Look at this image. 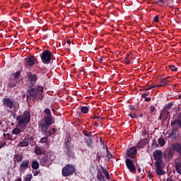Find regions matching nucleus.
<instances>
[{
  "instance_id": "24",
  "label": "nucleus",
  "mask_w": 181,
  "mask_h": 181,
  "mask_svg": "<svg viewBox=\"0 0 181 181\" xmlns=\"http://www.w3.org/2000/svg\"><path fill=\"white\" fill-rule=\"evenodd\" d=\"M97 179L98 181H105V178L100 170H98Z\"/></svg>"
},
{
  "instance_id": "49",
  "label": "nucleus",
  "mask_w": 181,
  "mask_h": 181,
  "mask_svg": "<svg viewBox=\"0 0 181 181\" xmlns=\"http://www.w3.org/2000/svg\"><path fill=\"white\" fill-rule=\"evenodd\" d=\"M161 116H163L164 118H166V111H165L163 109V111L162 112L160 113Z\"/></svg>"
},
{
  "instance_id": "29",
  "label": "nucleus",
  "mask_w": 181,
  "mask_h": 181,
  "mask_svg": "<svg viewBox=\"0 0 181 181\" xmlns=\"http://www.w3.org/2000/svg\"><path fill=\"white\" fill-rule=\"evenodd\" d=\"M167 2L168 0H157L156 4H157V5H159V6H163L164 5H166Z\"/></svg>"
},
{
  "instance_id": "22",
  "label": "nucleus",
  "mask_w": 181,
  "mask_h": 181,
  "mask_svg": "<svg viewBox=\"0 0 181 181\" xmlns=\"http://www.w3.org/2000/svg\"><path fill=\"white\" fill-rule=\"evenodd\" d=\"M23 160V155L22 154H16L14 156V162L16 163V162H22Z\"/></svg>"
},
{
  "instance_id": "18",
  "label": "nucleus",
  "mask_w": 181,
  "mask_h": 181,
  "mask_svg": "<svg viewBox=\"0 0 181 181\" xmlns=\"http://www.w3.org/2000/svg\"><path fill=\"white\" fill-rule=\"evenodd\" d=\"M40 166V163L37 162V160H33L31 164L32 169H33L34 170H37Z\"/></svg>"
},
{
  "instance_id": "63",
  "label": "nucleus",
  "mask_w": 181,
  "mask_h": 181,
  "mask_svg": "<svg viewBox=\"0 0 181 181\" xmlns=\"http://www.w3.org/2000/svg\"><path fill=\"white\" fill-rule=\"evenodd\" d=\"M103 62H104V59L102 57L99 58V62L103 63Z\"/></svg>"
},
{
  "instance_id": "36",
  "label": "nucleus",
  "mask_w": 181,
  "mask_h": 181,
  "mask_svg": "<svg viewBox=\"0 0 181 181\" xmlns=\"http://www.w3.org/2000/svg\"><path fill=\"white\" fill-rule=\"evenodd\" d=\"M172 105H173L171 103H169L168 105H165V106L163 107V110L164 111H169V110H170V108H172Z\"/></svg>"
},
{
  "instance_id": "56",
  "label": "nucleus",
  "mask_w": 181,
  "mask_h": 181,
  "mask_svg": "<svg viewBox=\"0 0 181 181\" xmlns=\"http://www.w3.org/2000/svg\"><path fill=\"white\" fill-rule=\"evenodd\" d=\"M97 119H98V121L101 122L102 120L104 119V117H101V116H98V117H97Z\"/></svg>"
},
{
  "instance_id": "57",
  "label": "nucleus",
  "mask_w": 181,
  "mask_h": 181,
  "mask_svg": "<svg viewBox=\"0 0 181 181\" xmlns=\"http://www.w3.org/2000/svg\"><path fill=\"white\" fill-rule=\"evenodd\" d=\"M105 176L107 180H110V173H107V174H105Z\"/></svg>"
},
{
  "instance_id": "42",
  "label": "nucleus",
  "mask_w": 181,
  "mask_h": 181,
  "mask_svg": "<svg viewBox=\"0 0 181 181\" xmlns=\"http://www.w3.org/2000/svg\"><path fill=\"white\" fill-rule=\"evenodd\" d=\"M171 127H173L171 131H173L175 133H177V131H179V127L178 126H177V127H175V125L171 126Z\"/></svg>"
},
{
  "instance_id": "60",
  "label": "nucleus",
  "mask_w": 181,
  "mask_h": 181,
  "mask_svg": "<svg viewBox=\"0 0 181 181\" xmlns=\"http://www.w3.org/2000/svg\"><path fill=\"white\" fill-rule=\"evenodd\" d=\"M145 101H146V103H149V101H151V98H145Z\"/></svg>"
},
{
  "instance_id": "50",
  "label": "nucleus",
  "mask_w": 181,
  "mask_h": 181,
  "mask_svg": "<svg viewBox=\"0 0 181 181\" xmlns=\"http://www.w3.org/2000/svg\"><path fill=\"white\" fill-rule=\"evenodd\" d=\"M153 21L156 22V23H158L159 22V16H156L153 18Z\"/></svg>"
},
{
  "instance_id": "47",
  "label": "nucleus",
  "mask_w": 181,
  "mask_h": 181,
  "mask_svg": "<svg viewBox=\"0 0 181 181\" xmlns=\"http://www.w3.org/2000/svg\"><path fill=\"white\" fill-rule=\"evenodd\" d=\"M150 109H151V112L152 114V112H153L155 110H156V107H155V105H151L150 106Z\"/></svg>"
},
{
  "instance_id": "4",
  "label": "nucleus",
  "mask_w": 181,
  "mask_h": 181,
  "mask_svg": "<svg viewBox=\"0 0 181 181\" xmlns=\"http://www.w3.org/2000/svg\"><path fill=\"white\" fill-rule=\"evenodd\" d=\"M16 120L19 125L26 127L30 122V112L24 111L23 115L16 117Z\"/></svg>"
},
{
  "instance_id": "12",
  "label": "nucleus",
  "mask_w": 181,
  "mask_h": 181,
  "mask_svg": "<svg viewBox=\"0 0 181 181\" xmlns=\"http://www.w3.org/2000/svg\"><path fill=\"white\" fill-rule=\"evenodd\" d=\"M126 166L132 173H134L135 170H136L134 162L130 158L126 159Z\"/></svg>"
},
{
  "instance_id": "53",
  "label": "nucleus",
  "mask_w": 181,
  "mask_h": 181,
  "mask_svg": "<svg viewBox=\"0 0 181 181\" xmlns=\"http://www.w3.org/2000/svg\"><path fill=\"white\" fill-rule=\"evenodd\" d=\"M10 88H12L13 87H16V83H9L8 85Z\"/></svg>"
},
{
  "instance_id": "43",
  "label": "nucleus",
  "mask_w": 181,
  "mask_h": 181,
  "mask_svg": "<svg viewBox=\"0 0 181 181\" xmlns=\"http://www.w3.org/2000/svg\"><path fill=\"white\" fill-rule=\"evenodd\" d=\"M100 168H101L102 172H103V173H104V175H107V173H109L108 171L107 170V169L104 168V167L100 165Z\"/></svg>"
},
{
  "instance_id": "51",
  "label": "nucleus",
  "mask_w": 181,
  "mask_h": 181,
  "mask_svg": "<svg viewBox=\"0 0 181 181\" xmlns=\"http://www.w3.org/2000/svg\"><path fill=\"white\" fill-rule=\"evenodd\" d=\"M129 109L131 110L132 111V110L135 111V110H136V109L135 108V107H134V105H129Z\"/></svg>"
},
{
  "instance_id": "6",
  "label": "nucleus",
  "mask_w": 181,
  "mask_h": 181,
  "mask_svg": "<svg viewBox=\"0 0 181 181\" xmlns=\"http://www.w3.org/2000/svg\"><path fill=\"white\" fill-rule=\"evenodd\" d=\"M40 57L44 64H50V62H52V52L49 49H46L40 54Z\"/></svg>"
},
{
  "instance_id": "2",
  "label": "nucleus",
  "mask_w": 181,
  "mask_h": 181,
  "mask_svg": "<svg viewBox=\"0 0 181 181\" xmlns=\"http://www.w3.org/2000/svg\"><path fill=\"white\" fill-rule=\"evenodd\" d=\"M54 159V156H52V153H43L38 156L40 166H44L45 168H49L53 163Z\"/></svg>"
},
{
  "instance_id": "45",
  "label": "nucleus",
  "mask_w": 181,
  "mask_h": 181,
  "mask_svg": "<svg viewBox=\"0 0 181 181\" xmlns=\"http://www.w3.org/2000/svg\"><path fill=\"white\" fill-rule=\"evenodd\" d=\"M165 118L164 119L165 120L168 119V117H170V112L169 110H165Z\"/></svg>"
},
{
  "instance_id": "9",
  "label": "nucleus",
  "mask_w": 181,
  "mask_h": 181,
  "mask_svg": "<svg viewBox=\"0 0 181 181\" xmlns=\"http://www.w3.org/2000/svg\"><path fill=\"white\" fill-rule=\"evenodd\" d=\"M70 141H65V149L66 151V153L69 159H74V158H76V156L74 155L73 150H71V147L70 146Z\"/></svg>"
},
{
  "instance_id": "37",
  "label": "nucleus",
  "mask_w": 181,
  "mask_h": 181,
  "mask_svg": "<svg viewBox=\"0 0 181 181\" xmlns=\"http://www.w3.org/2000/svg\"><path fill=\"white\" fill-rule=\"evenodd\" d=\"M166 4L169 8H173V6H175V4H173V0H168Z\"/></svg>"
},
{
  "instance_id": "23",
  "label": "nucleus",
  "mask_w": 181,
  "mask_h": 181,
  "mask_svg": "<svg viewBox=\"0 0 181 181\" xmlns=\"http://www.w3.org/2000/svg\"><path fill=\"white\" fill-rule=\"evenodd\" d=\"M173 155H175V150L173 149V147H172L169 148V151L167 155L168 159H172V158H173Z\"/></svg>"
},
{
  "instance_id": "31",
  "label": "nucleus",
  "mask_w": 181,
  "mask_h": 181,
  "mask_svg": "<svg viewBox=\"0 0 181 181\" xmlns=\"http://www.w3.org/2000/svg\"><path fill=\"white\" fill-rule=\"evenodd\" d=\"M11 76H12V77L16 78V80H18V78H19V77H21V71H18L16 73H13L11 74Z\"/></svg>"
},
{
  "instance_id": "8",
  "label": "nucleus",
  "mask_w": 181,
  "mask_h": 181,
  "mask_svg": "<svg viewBox=\"0 0 181 181\" xmlns=\"http://www.w3.org/2000/svg\"><path fill=\"white\" fill-rule=\"evenodd\" d=\"M16 102L15 100H12L9 98H6L3 99V105L6 107V108H9L12 110L13 108H16Z\"/></svg>"
},
{
  "instance_id": "40",
  "label": "nucleus",
  "mask_w": 181,
  "mask_h": 181,
  "mask_svg": "<svg viewBox=\"0 0 181 181\" xmlns=\"http://www.w3.org/2000/svg\"><path fill=\"white\" fill-rule=\"evenodd\" d=\"M101 158H103V156L100 155L98 153H97L96 156V160L98 163H100V160H101Z\"/></svg>"
},
{
  "instance_id": "7",
  "label": "nucleus",
  "mask_w": 181,
  "mask_h": 181,
  "mask_svg": "<svg viewBox=\"0 0 181 181\" xmlns=\"http://www.w3.org/2000/svg\"><path fill=\"white\" fill-rule=\"evenodd\" d=\"M83 134L85 136H87V138L84 139V141L86 142V144H87L88 146H93V132H88L87 130H83Z\"/></svg>"
},
{
  "instance_id": "25",
  "label": "nucleus",
  "mask_w": 181,
  "mask_h": 181,
  "mask_svg": "<svg viewBox=\"0 0 181 181\" xmlns=\"http://www.w3.org/2000/svg\"><path fill=\"white\" fill-rule=\"evenodd\" d=\"M35 155H39V156H42L43 155V151H42V148L39 146H35Z\"/></svg>"
},
{
  "instance_id": "10",
  "label": "nucleus",
  "mask_w": 181,
  "mask_h": 181,
  "mask_svg": "<svg viewBox=\"0 0 181 181\" xmlns=\"http://www.w3.org/2000/svg\"><path fill=\"white\" fill-rule=\"evenodd\" d=\"M153 156L154 160H156V162H158L159 163H162L163 160H162V156H163V154L162 153V151L160 150H156L153 153Z\"/></svg>"
},
{
  "instance_id": "46",
  "label": "nucleus",
  "mask_w": 181,
  "mask_h": 181,
  "mask_svg": "<svg viewBox=\"0 0 181 181\" xmlns=\"http://www.w3.org/2000/svg\"><path fill=\"white\" fill-rule=\"evenodd\" d=\"M6 138H7V139H9L10 141H12V135H11L9 133L6 135Z\"/></svg>"
},
{
  "instance_id": "3",
  "label": "nucleus",
  "mask_w": 181,
  "mask_h": 181,
  "mask_svg": "<svg viewBox=\"0 0 181 181\" xmlns=\"http://www.w3.org/2000/svg\"><path fill=\"white\" fill-rule=\"evenodd\" d=\"M42 122L43 123H38V127L40 129L42 134H47V130H49V127L54 124V120H53V117L52 116L45 117Z\"/></svg>"
},
{
  "instance_id": "19",
  "label": "nucleus",
  "mask_w": 181,
  "mask_h": 181,
  "mask_svg": "<svg viewBox=\"0 0 181 181\" xmlns=\"http://www.w3.org/2000/svg\"><path fill=\"white\" fill-rule=\"evenodd\" d=\"M19 146L23 148V146H29V138H25L22 142L19 143Z\"/></svg>"
},
{
  "instance_id": "35",
  "label": "nucleus",
  "mask_w": 181,
  "mask_h": 181,
  "mask_svg": "<svg viewBox=\"0 0 181 181\" xmlns=\"http://www.w3.org/2000/svg\"><path fill=\"white\" fill-rule=\"evenodd\" d=\"M160 83L163 86H168V84H169V81L166 80V78H162Z\"/></svg>"
},
{
  "instance_id": "62",
  "label": "nucleus",
  "mask_w": 181,
  "mask_h": 181,
  "mask_svg": "<svg viewBox=\"0 0 181 181\" xmlns=\"http://www.w3.org/2000/svg\"><path fill=\"white\" fill-rule=\"evenodd\" d=\"M15 181H22V177H18Z\"/></svg>"
},
{
  "instance_id": "28",
  "label": "nucleus",
  "mask_w": 181,
  "mask_h": 181,
  "mask_svg": "<svg viewBox=\"0 0 181 181\" xmlns=\"http://www.w3.org/2000/svg\"><path fill=\"white\" fill-rule=\"evenodd\" d=\"M89 108L87 106H83L81 107V112L82 114H88L89 111Z\"/></svg>"
},
{
  "instance_id": "30",
  "label": "nucleus",
  "mask_w": 181,
  "mask_h": 181,
  "mask_svg": "<svg viewBox=\"0 0 181 181\" xmlns=\"http://www.w3.org/2000/svg\"><path fill=\"white\" fill-rule=\"evenodd\" d=\"M106 148V152H107V162H110L111 160V158H112V154L108 151V147L105 146Z\"/></svg>"
},
{
  "instance_id": "61",
  "label": "nucleus",
  "mask_w": 181,
  "mask_h": 181,
  "mask_svg": "<svg viewBox=\"0 0 181 181\" xmlns=\"http://www.w3.org/2000/svg\"><path fill=\"white\" fill-rule=\"evenodd\" d=\"M12 117H13V118H15L16 119V117H18L17 115H16V113H15V112H13V113H12Z\"/></svg>"
},
{
  "instance_id": "33",
  "label": "nucleus",
  "mask_w": 181,
  "mask_h": 181,
  "mask_svg": "<svg viewBox=\"0 0 181 181\" xmlns=\"http://www.w3.org/2000/svg\"><path fill=\"white\" fill-rule=\"evenodd\" d=\"M32 179H33V175H32V174H28L24 177L23 181H31Z\"/></svg>"
},
{
  "instance_id": "39",
  "label": "nucleus",
  "mask_w": 181,
  "mask_h": 181,
  "mask_svg": "<svg viewBox=\"0 0 181 181\" xmlns=\"http://www.w3.org/2000/svg\"><path fill=\"white\" fill-rule=\"evenodd\" d=\"M170 69L172 71H177L178 68L176 67L175 65H170Z\"/></svg>"
},
{
  "instance_id": "41",
  "label": "nucleus",
  "mask_w": 181,
  "mask_h": 181,
  "mask_svg": "<svg viewBox=\"0 0 181 181\" xmlns=\"http://www.w3.org/2000/svg\"><path fill=\"white\" fill-rule=\"evenodd\" d=\"M158 146H159V145L156 142V140H153L152 144V148H158Z\"/></svg>"
},
{
  "instance_id": "11",
  "label": "nucleus",
  "mask_w": 181,
  "mask_h": 181,
  "mask_svg": "<svg viewBox=\"0 0 181 181\" xmlns=\"http://www.w3.org/2000/svg\"><path fill=\"white\" fill-rule=\"evenodd\" d=\"M30 168L29 166V160H24L20 164L19 172L20 173H25L28 169Z\"/></svg>"
},
{
  "instance_id": "34",
  "label": "nucleus",
  "mask_w": 181,
  "mask_h": 181,
  "mask_svg": "<svg viewBox=\"0 0 181 181\" xmlns=\"http://www.w3.org/2000/svg\"><path fill=\"white\" fill-rule=\"evenodd\" d=\"M44 114H46L47 115V117H52V111L49 108L45 109Z\"/></svg>"
},
{
  "instance_id": "48",
  "label": "nucleus",
  "mask_w": 181,
  "mask_h": 181,
  "mask_svg": "<svg viewBox=\"0 0 181 181\" xmlns=\"http://www.w3.org/2000/svg\"><path fill=\"white\" fill-rule=\"evenodd\" d=\"M176 136V133L175 132H173V130H171V132L169 134V137L170 138V136Z\"/></svg>"
},
{
  "instance_id": "59",
  "label": "nucleus",
  "mask_w": 181,
  "mask_h": 181,
  "mask_svg": "<svg viewBox=\"0 0 181 181\" xmlns=\"http://www.w3.org/2000/svg\"><path fill=\"white\" fill-rule=\"evenodd\" d=\"M152 88H153V87L148 86V87L146 88V91H148L149 90H152Z\"/></svg>"
},
{
  "instance_id": "26",
  "label": "nucleus",
  "mask_w": 181,
  "mask_h": 181,
  "mask_svg": "<svg viewBox=\"0 0 181 181\" xmlns=\"http://www.w3.org/2000/svg\"><path fill=\"white\" fill-rule=\"evenodd\" d=\"M175 170L179 175H181V161L175 163Z\"/></svg>"
},
{
  "instance_id": "55",
  "label": "nucleus",
  "mask_w": 181,
  "mask_h": 181,
  "mask_svg": "<svg viewBox=\"0 0 181 181\" xmlns=\"http://www.w3.org/2000/svg\"><path fill=\"white\" fill-rule=\"evenodd\" d=\"M47 133H48V134H47V136H51L52 135H54V133H53V132H52V131H48Z\"/></svg>"
},
{
  "instance_id": "16",
  "label": "nucleus",
  "mask_w": 181,
  "mask_h": 181,
  "mask_svg": "<svg viewBox=\"0 0 181 181\" xmlns=\"http://www.w3.org/2000/svg\"><path fill=\"white\" fill-rule=\"evenodd\" d=\"M27 66L32 67L36 64V59L32 56H30L28 58H25Z\"/></svg>"
},
{
  "instance_id": "13",
  "label": "nucleus",
  "mask_w": 181,
  "mask_h": 181,
  "mask_svg": "<svg viewBox=\"0 0 181 181\" xmlns=\"http://www.w3.org/2000/svg\"><path fill=\"white\" fill-rule=\"evenodd\" d=\"M136 153H137L136 147L133 146L127 151V155L129 158L134 159Z\"/></svg>"
},
{
  "instance_id": "38",
  "label": "nucleus",
  "mask_w": 181,
  "mask_h": 181,
  "mask_svg": "<svg viewBox=\"0 0 181 181\" xmlns=\"http://www.w3.org/2000/svg\"><path fill=\"white\" fill-rule=\"evenodd\" d=\"M124 63L126 64H131V60H129V54H127V57L124 58Z\"/></svg>"
},
{
  "instance_id": "44",
  "label": "nucleus",
  "mask_w": 181,
  "mask_h": 181,
  "mask_svg": "<svg viewBox=\"0 0 181 181\" xmlns=\"http://www.w3.org/2000/svg\"><path fill=\"white\" fill-rule=\"evenodd\" d=\"M33 176H37V175H39V173H40V170H33Z\"/></svg>"
},
{
  "instance_id": "64",
  "label": "nucleus",
  "mask_w": 181,
  "mask_h": 181,
  "mask_svg": "<svg viewBox=\"0 0 181 181\" xmlns=\"http://www.w3.org/2000/svg\"><path fill=\"white\" fill-rule=\"evenodd\" d=\"M166 181H174L173 179L168 178Z\"/></svg>"
},
{
  "instance_id": "27",
  "label": "nucleus",
  "mask_w": 181,
  "mask_h": 181,
  "mask_svg": "<svg viewBox=\"0 0 181 181\" xmlns=\"http://www.w3.org/2000/svg\"><path fill=\"white\" fill-rule=\"evenodd\" d=\"M44 135H45V136L41 138V139L40 141V144H47V141H49V137L47 136V133L44 134Z\"/></svg>"
},
{
  "instance_id": "14",
  "label": "nucleus",
  "mask_w": 181,
  "mask_h": 181,
  "mask_svg": "<svg viewBox=\"0 0 181 181\" xmlns=\"http://www.w3.org/2000/svg\"><path fill=\"white\" fill-rule=\"evenodd\" d=\"M161 163L159 162L155 163V166L156 167V172L158 176H162V175H165V170H162Z\"/></svg>"
},
{
  "instance_id": "1",
  "label": "nucleus",
  "mask_w": 181,
  "mask_h": 181,
  "mask_svg": "<svg viewBox=\"0 0 181 181\" xmlns=\"http://www.w3.org/2000/svg\"><path fill=\"white\" fill-rule=\"evenodd\" d=\"M43 86H39L37 88L35 87L34 84H31L27 90L28 93L23 95V98H26L27 96V103H30V101H33V103H36L37 100L42 101L43 100Z\"/></svg>"
},
{
  "instance_id": "32",
  "label": "nucleus",
  "mask_w": 181,
  "mask_h": 181,
  "mask_svg": "<svg viewBox=\"0 0 181 181\" xmlns=\"http://www.w3.org/2000/svg\"><path fill=\"white\" fill-rule=\"evenodd\" d=\"M158 143L160 146H165V139L163 138H159L158 139Z\"/></svg>"
},
{
  "instance_id": "5",
  "label": "nucleus",
  "mask_w": 181,
  "mask_h": 181,
  "mask_svg": "<svg viewBox=\"0 0 181 181\" xmlns=\"http://www.w3.org/2000/svg\"><path fill=\"white\" fill-rule=\"evenodd\" d=\"M76 172V168L71 164L66 165L62 170V175L64 177H69Z\"/></svg>"
},
{
  "instance_id": "21",
  "label": "nucleus",
  "mask_w": 181,
  "mask_h": 181,
  "mask_svg": "<svg viewBox=\"0 0 181 181\" xmlns=\"http://www.w3.org/2000/svg\"><path fill=\"white\" fill-rule=\"evenodd\" d=\"M145 141L144 139H141L137 142L136 148H138V149H142L143 148H145Z\"/></svg>"
},
{
  "instance_id": "54",
  "label": "nucleus",
  "mask_w": 181,
  "mask_h": 181,
  "mask_svg": "<svg viewBox=\"0 0 181 181\" xmlns=\"http://www.w3.org/2000/svg\"><path fill=\"white\" fill-rule=\"evenodd\" d=\"M129 117L131 118H136V115L135 114H129Z\"/></svg>"
},
{
  "instance_id": "20",
  "label": "nucleus",
  "mask_w": 181,
  "mask_h": 181,
  "mask_svg": "<svg viewBox=\"0 0 181 181\" xmlns=\"http://www.w3.org/2000/svg\"><path fill=\"white\" fill-rule=\"evenodd\" d=\"M28 78L31 83H35V81H37V76L35 74H30L28 75Z\"/></svg>"
},
{
  "instance_id": "52",
  "label": "nucleus",
  "mask_w": 181,
  "mask_h": 181,
  "mask_svg": "<svg viewBox=\"0 0 181 181\" xmlns=\"http://www.w3.org/2000/svg\"><path fill=\"white\" fill-rule=\"evenodd\" d=\"M148 95H149V93H143V94L141 95V97H142L143 98H146V97H148Z\"/></svg>"
},
{
  "instance_id": "15",
  "label": "nucleus",
  "mask_w": 181,
  "mask_h": 181,
  "mask_svg": "<svg viewBox=\"0 0 181 181\" xmlns=\"http://www.w3.org/2000/svg\"><path fill=\"white\" fill-rule=\"evenodd\" d=\"M177 118L178 119H176L174 121L171 122V127H173V125H177L178 128H181V112L179 113Z\"/></svg>"
},
{
  "instance_id": "58",
  "label": "nucleus",
  "mask_w": 181,
  "mask_h": 181,
  "mask_svg": "<svg viewBox=\"0 0 181 181\" xmlns=\"http://www.w3.org/2000/svg\"><path fill=\"white\" fill-rule=\"evenodd\" d=\"M94 169H95L94 165H92L90 167L89 170H90V172H93V170H94Z\"/></svg>"
},
{
  "instance_id": "17",
  "label": "nucleus",
  "mask_w": 181,
  "mask_h": 181,
  "mask_svg": "<svg viewBox=\"0 0 181 181\" xmlns=\"http://www.w3.org/2000/svg\"><path fill=\"white\" fill-rule=\"evenodd\" d=\"M11 132L13 135H22V132H23V129L19 127H15Z\"/></svg>"
}]
</instances>
